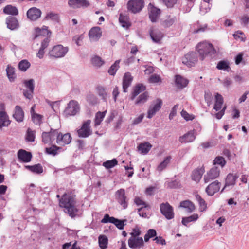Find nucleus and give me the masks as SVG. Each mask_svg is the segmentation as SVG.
Instances as JSON below:
<instances>
[{"mask_svg":"<svg viewBox=\"0 0 249 249\" xmlns=\"http://www.w3.org/2000/svg\"><path fill=\"white\" fill-rule=\"evenodd\" d=\"M56 197L59 199V206L64 208L65 213L71 217H74L78 212V209L75 207V195L65 193L61 198L59 195H57Z\"/></svg>","mask_w":249,"mask_h":249,"instance_id":"1","label":"nucleus"},{"mask_svg":"<svg viewBox=\"0 0 249 249\" xmlns=\"http://www.w3.org/2000/svg\"><path fill=\"white\" fill-rule=\"evenodd\" d=\"M196 49L199 53L200 59L201 60H203L207 56L212 58L216 53V51L213 45L207 42L198 43L196 46Z\"/></svg>","mask_w":249,"mask_h":249,"instance_id":"2","label":"nucleus"},{"mask_svg":"<svg viewBox=\"0 0 249 249\" xmlns=\"http://www.w3.org/2000/svg\"><path fill=\"white\" fill-rule=\"evenodd\" d=\"M80 110V106L75 100H71L67 104L63 114L65 117L75 116L78 114Z\"/></svg>","mask_w":249,"mask_h":249,"instance_id":"3","label":"nucleus"},{"mask_svg":"<svg viewBox=\"0 0 249 249\" xmlns=\"http://www.w3.org/2000/svg\"><path fill=\"white\" fill-rule=\"evenodd\" d=\"M69 51L68 47H64L62 45L53 46L49 52V55L53 58H59L64 57Z\"/></svg>","mask_w":249,"mask_h":249,"instance_id":"4","label":"nucleus"},{"mask_svg":"<svg viewBox=\"0 0 249 249\" xmlns=\"http://www.w3.org/2000/svg\"><path fill=\"white\" fill-rule=\"evenodd\" d=\"M91 120H88L84 122L81 128L77 130L79 137L87 138L92 134V130L90 128Z\"/></svg>","mask_w":249,"mask_h":249,"instance_id":"5","label":"nucleus"},{"mask_svg":"<svg viewBox=\"0 0 249 249\" xmlns=\"http://www.w3.org/2000/svg\"><path fill=\"white\" fill-rule=\"evenodd\" d=\"M144 5V2L142 0H130L127 4V9L133 13L140 12Z\"/></svg>","mask_w":249,"mask_h":249,"instance_id":"6","label":"nucleus"},{"mask_svg":"<svg viewBox=\"0 0 249 249\" xmlns=\"http://www.w3.org/2000/svg\"><path fill=\"white\" fill-rule=\"evenodd\" d=\"M160 213L167 219L171 220L174 217L173 208L168 202L160 204Z\"/></svg>","mask_w":249,"mask_h":249,"instance_id":"7","label":"nucleus"},{"mask_svg":"<svg viewBox=\"0 0 249 249\" xmlns=\"http://www.w3.org/2000/svg\"><path fill=\"white\" fill-rule=\"evenodd\" d=\"M197 61V55L194 52H190L182 58V63L188 67L194 66Z\"/></svg>","mask_w":249,"mask_h":249,"instance_id":"8","label":"nucleus"},{"mask_svg":"<svg viewBox=\"0 0 249 249\" xmlns=\"http://www.w3.org/2000/svg\"><path fill=\"white\" fill-rule=\"evenodd\" d=\"M126 221V220H120L114 217H110L108 214H106L101 220V222L103 223H113L119 229L123 230L124 226V222Z\"/></svg>","mask_w":249,"mask_h":249,"instance_id":"9","label":"nucleus"},{"mask_svg":"<svg viewBox=\"0 0 249 249\" xmlns=\"http://www.w3.org/2000/svg\"><path fill=\"white\" fill-rule=\"evenodd\" d=\"M115 198L117 202L125 209L128 206V199L124 189H120L115 192Z\"/></svg>","mask_w":249,"mask_h":249,"instance_id":"10","label":"nucleus"},{"mask_svg":"<svg viewBox=\"0 0 249 249\" xmlns=\"http://www.w3.org/2000/svg\"><path fill=\"white\" fill-rule=\"evenodd\" d=\"M162 105V101L160 99L157 98L153 101L148 109L147 117L151 118L161 108Z\"/></svg>","mask_w":249,"mask_h":249,"instance_id":"11","label":"nucleus"},{"mask_svg":"<svg viewBox=\"0 0 249 249\" xmlns=\"http://www.w3.org/2000/svg\"><path fill=\"white\" fill-rule=\"evenodd\" d=\"M220 174L219 169L216 166L212 168L204 176L205 183H208L217 178Z\"/></svg>","mask_w":249,"mask_h":249,"instance_id":"12","label":"nucleus"},{"mask_svg":"<svg viewBox=\"0 0 249 249\" xmlns=\"http://www.w3.org/2000/svg\"><path fill=\"white\" fill-rule=\"evenodd\" d=\"M129 247L132 249H140L144 246V241L142 237H130L128 240Z\"/></svg>","mask_w":249,"mask_h":249,"instance_id":"13","label":"nucleus"},{"mask_svg":"<svg viewBox=\"0 0 249 249\" xmlns=\"http://www.w3.org/2000/svg\"><path fill=\"white\" fill-rule=\"evenodd\" d=\"M149 35L152 41L157 43H160L164 36L163 34L160 30L153 28L150 29Z\"/></svg>","mask_w":249,"mask_h":249,"instance_id":"14","label":"nucleus"},{"mask_svg":"<svg viewBox=\"0 0 249 249\" xmlns=\"http://www.w3.org/2000/svg\"><path fill=\"white\" fill-rule=\"evenodd\" d=\"M149 17L152 22H155L159 18L160 14V10L152 5L151 3L149 4Z\"/></svg>","mask_w":249,"mask_h":249,"instance_id":"15","label":"nucleus"},{"mask_svg":"<svg viewBox=\"0 0 249 249\" xmlns=\"http://www.w3.org/2000/svg\"><path fill=\"white\" fill-rule=\"evenodd\" d=\"M221 183L217 181H215L209 184L206 188V192L208 195L213 196L217 192L220 188Z\"/></svg>","mask_w":249,"mask_h":249,"instance_id":"16","label":"nucleus"},{"mask_svg":"<svg viewBox=\"0 0 249 249\" xmlns=\"http://www.w3.org/2000/svg\"><path fill=\"white\" fill-rule=\"evenodd\" d=\"M41 15V11L36 7L29 9L27 12V16L31 20L35 21L39 18Z\"/></svg>","mask_w":249,"mask_h":249,"instance_id":"17","label":"nucleus"},{"mask_svg":"<svg viewBox=\"0 0 249 249\" xmlns=\"http://www.w3.org/2000/svg\"><path fill=\"white\" fill-rule=\"evenodd\" d=\"M18 158L23 162H29L32 158V153L24 149H20L18 152Z\"/></svg>","mask_w":249,"mask_h":249,"instance_id":"18","label":"nucleus"},{"mask_svg":"<svg viewBox=\"0 0 249 249\" xmlns=\"http://www.w3.org/2000/svg\"><path fill=\"white\" fill-rule=\"evenodd\" d=\"M196 139L195 130H191L179 138L181 143H188L193 142Z\"/></svg>","mask_w":249,"mask_h":249,"instance_id":"19","label":"nucleus"},{"mask_svg":"<svg viewBox=\"0 0 249 249\" xmlns=\"http://www.w3.org/2000/svg\"><path fill=\"white\" fill-rule=\"evenodd\" d=\"M102 35L100 28L95 27L91 28L89 32V36L91 41H97Z\"/></svg>","mask_w":249,"mask_h":249,"instance_id":"20","label":"nucleus"},{"mask_svg":"<svg viewBox=\"0 0 249 249\" xmlns=\"http://www.w3.org/2000/svg\"><path fill=\"white\" fill-rule=\"evenodd\" d=\"M6 24L7 28L11 30H16L19 27L17 18L11 16H9L6 18Z\"/></svg>","mask_w":249,"mask_h":249,"instance_id":"21","label":"nucleus"},{"mask_svg":"<svg viewBox=\"0 0 249 249\" xmlns=\"http://www.w3.org/2000/svg\"><path fill=\"white\" fill-rule=\"evenodd\" d=\"M24 111L20 106L17 105L15 107L14 118L18 122H21L24 119Z\"/></svg>","mask_w":249,"mask_h":249,"instance_id":"22","label":"nucleus"},{"mask_svg":"<svg viewBox=\"0 0 249 249\" xmlns=\"http://www.w3.org/2000/svg\"><path fill=\"white\" fill-rule=\"evenodd\" d=\"M132 80L133 77L129 72L124 74L123 79V89L124 92H127V89L131 85Z\"/></svg>","mask_w":249,"mask_h":249,"instance_id":"23","label":"nucleus"},{"mask_svg":"<svg viewBox=\"0 0 249 249\" xmlns=\"http://www.w3.org/2000/svg\"><path fill=\"white\" fill-rule=\"evenodd\" d=\"M71 141V137L70 133L63 134L60 133V137L57 140V143L60 145L64 146L69 144Z\"/></svg>","mask_w":249,"mask_h":249,"instance_id":"24","label":"nucleus"},{"mask_svg":"<svg viewBox=\"0 0 249 249\" xmlns=\"http://www.w3.org/2000/svg\"><path fill=\"white\" fill-rule=\"evenodd\" d=\"M178 207L185 209L186 211L189 213L194 212L195 210V205L189 200L181 201Z\"/></svg>","mask_w":249,"mask_h":249,"instance_id":"25","label":"nucleus"},{"mask_svg":"<svg viewBox=\"0 0 249 249\" xmlns=\"http://www.w3.org/2000/svg\"><path fill=\"white\" fill-rule=\"evenodd\" d=\"M68 4L74 8H78L80 6L88 7L89 5V2L86 0H70Z\"/></svg>","mask_w":249,"mask_h":249,"instance_id":"26","label":"nucleus"},{"mask_svg":"<svg viewBox=\"0 0 249 249\" xmlns=\"http://www.w3.org/2000/svg\"><path fill=\"white\" fill-rule=\"evenodd\" d=\"M175 83L178 88L182 89L187 86L189 81L180 75H176Z\"/></svg>","mask_w":249,"mask_h":249,"instance_id":"27","label":"nucleus"},{"mask_svg":"<svg viewBox=\"0 0 249 249\" xmlns=\"http://www.w3.org/2000/svg\"><path fill=\"white\" fill-rule=\"evenodd\" d=\"M177 18L175 16H168L166 19H163L161 21V25L164 28L171 27L176 21Z\"/></svg>","mask_w":249,"mask_h":249,"instance_id":"28","label":"nucleus"},{"mask_svg":"<svg viewBox=\"0 0 249 249\" xmlns=\"http://www.w3.org/2000/svg\"><path fill=\"white\" fill-rule=\"evenodd\" d=\"M204 169L203 168H197L194 170L192 174V179L198 182L202 178V176L204 173Z\"/></svg>","mask_w":249,"mask_h":249,"instance_id":"29","label":"nucleus"},{"mask_svg":"<svg viewBox=\"0 0 249 249\" xmlns=\"http://www.w3.org/2000/svg\"><path fill=\"white\" fill-rule=\"evenodd\" d=\"M237 177L231 174H229L226 178L225 184L221 192H223L227 187L233 186L235 184V181Z\"/></svg>","mask_w":249,"mask_h":249,"instance_id":"30","label":"nucleus"},{"mask_svg":"<svg viewBox=\"0 0 249 249\" xmlns=\"http://www.w3.org/2000/svg\"><path fill=\"white\" fill-rule=\"evenodd\" d=\"M10 123L8 116L5 111H0V128L7 126Z\"/></svg>","mask_w":249,"mask_h":249,"instance_id":"31","label":"nucleus"},{"mask_svg":"<svg viewBox=\"0 0 249 249\" xmlns=\"http://www.w3.org/2000/svg\"><path fill=\"white\" fill-rule=\"evenodd\" d=\"M51 32L48 29V27L46 26H43L42 29L36 28L35 29V35L34 37V39H36V37L40 36H48L49 34H51Z\"/></svg>","mask_w":249,"mask_h":249,"instance_id":"32","label":"nucleus"},{"mask_svg":"<svg viewBox=\"0 0 249 249\" xmlns=\"http://www.w3.org/2000/svg\"><path fill=\"white\" fill-rule=\"evenodd\" d=\"M152 145L148 142H144L141 143L138 146V150L141 152L142 154H146L151 149Z\"/></svg>","mask_w":249,"mask_h":249,"instance_id":"33","label":"nucleus"},{"mask_svg":"<svg viewBox=\"0 0 249 249\" xmlns=\"http://www.w3.org/2000/svg\"><path fill=\"white\" fill-rule=\"evenodd\" d=\"M96 90L98 95L101 97L102 99L107 101L108 93L106 91V89L102 85H98L96 87Z\"/></svg>","mask_w":249,"mask_h":249,"instance_id":"34","label":"nucleus"},{"mask_svg":"<svg viewBox=\"0 0 249 249\" xmlns=\"http://www.w3.org/2000/svg\"><path fill=\"white\" fill-rule=\"evenodd\" d=\"M215 102L213 108L216 111L220 110L224 102L223 98L222 95L217 93L215 95Z\"/></svg>","mask_w":249,"mask_h":249,"instance_id":"35","label":"nucleus"},{"mask_svg":"<svg viewBox=\"0 0 249 249\" xmlns=\"http://www.w3.org/2000/svg\"><path fill=\"white\" fill-rule=\"evenodd\" d=\"M146 88L144 86H143L142 84H137L134 88L133 89V92L132 94L131 99L132 100H134L135 98L142 91H143L145 90Z\"/></svg>","mask_w":249,"mask_h":249,"instance_id":"36","label":"nucleus"},{"mask_svg":"<svg viewBox=\"0 0 249 249\" xmlns=\"http://www.w3.org/2000/svg\"><path fill=\"white\" fill-rule=\"evenodd\" d=\"M3 13L7 15L16 16L18 15V9L11 5H7L3 8Z\"/></svg>","mask_w":249,"mask_h":249,"instance_id":"37","label":"nucleus"},{"mask_svg":"<svg viewBox=\"0 0 249 249\" xmlns=\"http://www.w3.org/2000/svg\"><path fill=\"white\" fill-rule=\"evenodd\" d=\"M108 243V239L105 235H100L98 237L99 246L101 249H107Z\"/></svg>","mask_w":249,"mask_h":249,"instance_id":"38","label":"nucleus"},{"mask_svg":"<svg viewBox=\"0 0 249 249\" xmlns=\"http://www.w3.org/2000/svg\"><path fill=\"white\" fill-rule=\"evenodd\" d=\"M119 20L121 26L124 28L128 29L131 26L128 17L122 14L120 15Z\"/></svg>","mask_w":249,"mask_h":249,"instance_id":"39","label":"nucleus"},{"mask_svg":"<svg viewBox=\"0 0 249 249\" xmlns=\"http://www.w3.org/2000/svg\"><path fill=\"white\" fill-rule=\"evenodd\" d=\"M25 167L31 172L36 174H41L43 171L42 166L40 164H37L33 166L27 165Z\"/></svg>","mask_w":249,"mask_h":249,"instance_id":"40","label":"nucleus"},{"mask_svg":"<svg viewBox=\"0 0 249 249\" xmlns=\"http://www.w3.org/2000/svg\"><path fill=\"white\" fill-rule=\"evenodd\" d=\"M195 198L199 204L200 211L201 212L205 211L207 207V203L204 199L198 194L195 195Z\"/></svg>","mask_w":249,"mask_h":249,"instance_id":"41","label":"nucleus"},{"mask_svg":"<svg viewBox=\"0 0 249 249\" xmlns=\"http://www.w3.org/2000/svg\"><path fill=\"white\" fill-rule=\"evenodd\" d=\"M198 218V215L196 213L188 217H184L182 219V223L184 226H187V224L191 222L196 221Z\"/></svg>","mask_w":249,"mask_h":249,"instance_id":"42","label":"nucleus"},{"mask_svg":"<svg viewBox=\"0 0 249 249\" xmlns=\"http://www.w3.org/2000/svg\"><path fill=\"white\" fill-rule=\"evenodd\" d=\"M216 68L218 70H224L228 72L231 70L228 62L225 60L220 61L217 65Z\"/></svg>","mask_w":249,"mask_h":249,"instance_id":"43","label":"nucleus"},{"mask_svg":"<svg viewBox=\"0 0 249 249\" xmlns=\"http://www.w3.org/2000/svg\"><path fill=\"white\" fill-rule=\"evenodd\" d=\"M149 97V95L147 92H144L143 93L141 94L138 98L137 101L135 102L136 105H141L145 103Z\"/></svg>","mask_w":249,"mask_h":249,"instance_id":"44","label":"nucleus"},{"mask_svg":"<svg viewBox=\"0 0 249 249\" xmlns=\"http://www.w3.org/2000/svg\"><path fill=\"white\" fill-rule=\"evenodd\" d=\"M171 159V156L166 157L164 160L161 162L157 167V170L159 172L162 171L163 169H164L168 164L170 163V160Z\"/></svg>","mask_w":249,"mask_h":249,"instance_id":"45","label":"nucleus"},{"mask_svg":"<svg viewBox=\"0 0 249 249\" xmlns=\"http://www.w3.org/2000/svg\"><path fill=\"white\" fill-rule=\"evenodd\" d=\"M60 149V147H58L55 145H53L50 147L46 148L45 152L48 154L55 156L58 154V150Z\"/></svg>","mask_w":249,"mask_h":249,"instance_id":"46","label":"nucleus"},{"mask_svg":"<svg viewBox=\"0 0 249 249\" xmlns=\"http://www.w3.org/2000/svg\"><path fill=\"white\" fill-rule=\"evenodd\" d=\"M120 61L119 60H116L114 63L111 66L108 70V73L109 75L114 76L115 74L119 68Z\"/></svg>","mask_w":249,"mask_h":249,"instance_id":"47","label":"nucleus"},{"mask_svg":"<svg viewBox=\"0 0 249 249\" xmlns=\"http://www.w3.org/2000/svg\"><path fill=\"white\" fill-rule=\"evenodd\" d=\"M30 62L27 60H22L18 64L19 70L23 71H25L30 67Z\"/></svg>","mask_w":249,"mask_h":249,"instance_id":"48","label":"nucleus"},{"mask_svg":"<svg viewBox=\"0 0 249 249\" xmlns=\"http://www.w3.org/2000/svg\"><path fill=\"white\" fill-rule=\"evenodd\" d=\"M86 100L91 105H95L98 103L97 98L92 93H89L87 95Z\"/></svg>","mask_w":249,"mask_h":249,"instance_id":"49","label":"nucleus"},{"mask_svg":"<svg viewBox=\"0 0 249 249\" xmlns=\"http://www.w3.org/2000/svg\"><path fill=\"white\" fill-rule=\"evenodd\" d=\"M157 235V232L154 229H149L146 234L144 236V241L148 242L150 238L155 237Z\"/></svg>","mask_w":249,"mask_h":249,"instance_id":"50","label":"nucleus"},{"mask_svg":"<svg viewBox=\"0 0 249 249\" xmlns=\"http://www.w3.org/2000/svg\"><path fill=\"white\" fill-rule=\"evenodd\" d=\"M6 72L9 80L14 81L15 79L14 68L8 65L6 69Z\"/></svg>","mask_w":249,"mask_h":249,"instance_id":"51","label":"nucleus"},{"mask_svg":"<svg viewBox=\"0 0 249 249\" xmlns=\"http://www.w3.org/2000/svg\"><path fill=\"white\" fill-rule=\"evenodd\" d=\"M105 116V112H98L95 116V125L97 126L100 124L103 118Z\"/></svg>","mask_w":249,"mask_h":249,"instance_id":"52","label":"nucleus"},{"mask_svg":"<svg viewBox=\"0 0 249 249\" xmlns=\"http://www.w3.org/2000/svg\"><path fill=\"white\" fill-rule=\"evenodd\" d=\"M118 161L115 159H113L110 160H107L103 163V165L107 169H110L113 168L115 165H117Z\"/></svg>","mask_w":249,"mask_h":249,"instance_id":"53","label":"nucleus"},{"mask_svg":"<svg viewBox=\"0 0 249 249\" xmlns=\"http://www.w3.org/2000/svg\"><path fill=\"white\" fill-rule=\"evenodd\" d=\"M50 132L51 134L52 143L55 140L57 141V139L60 137L61 132H60L57 129H53L52 128L51 129Z\"/></svg>","mask_w":249,"mask_h":249,"instance_id":"54","label":"nucleus"},{"mask_svg":"<svg viewBox=\"0 0 249 249\" xmlns=\"http://www.w3.org/2000/svg\"><path fill=\"white\" fill-rule=\"evenodd\" d=\"M167 188L170 189H177L179 188L181 186L179 180L176 179L167 183Z\"/></svg>","mask_w":249,"mask_h":249,"instance_id":"55","label":"nucleus"},{"mask_svg":"<svg viewBox=\"0 0 249 249\" xmlns=\"http://www.w3.org/2000/svg\"><path fill=\"white\" fill-rule=\"evenodd\" d=\"M91 62L94 66L98 67H101L104 63L101 58L98 56L93 57L91 59Z\"/></svg>","mask_w":249,"mask_h":249,"instance_id":"56","label":"nucleus"},{"mask_svg":"<svg viewBox=\"0 0 249 249\" xmlns=\"http://www.w3.org/2000/svg\"><path fill=\"white\" fill-rule=\"evenodd\" d=\"M45 19L46 20H52L55 21H58L59 20L58 14L54 13L53 12H49L47 14Z\"/></svg>","mask_w":249,"mask_h":249,"instance_id":"57","label":"nucleus"},{"mask_svg":"<svg viewBox=\"0 0 249 249\" xmlns=\"http://www.w3.org/2000/svg\"><path fill=\"white\" fill-rule=\"evenodd\" d=\"M226 161L225 159L221 156H217L213 160L214 164L219 165L221 166V167H223L226 164Z\"/></svg>","mask_w":249,"mask_h":249,"instance_id":"58","label":"nucleus"},{"mask_svg":"<svg viewBox=\"0 0 249 249\" xmlns=\"http://www.w3.org/2000/svg\"><path fill=\"white\" fill-rule=\"evenodd\" d=\"M42 141L44 143L52 142L50 132H43L42 134Z\"/></svg>","mask_w":249,"mask_h":249,"instance_id":"59","label":"nucleus"},{"mask_svg":"<svg viewBox=\"0 0 249 249\" xmlns=\"http://www.w3.org/2000/svg\"><path fill=\"white\" fill-rule=\"evenodd\" d=\"M25 87L31 91H34L35 88L34 80L31 79L29 80H26L24 82Z\"/></svg>","mask_w":249,"mask_h":249,"instance_id":"60","label":"nucleus"},{"mask_svg":"<svg viewBox=\"0 0 249 249\" xmlns=\"http://www.w3.org/2000/svg\"><path fill=\"white\" fill-rule=\"evenodd\" d=\"M149 82L151 83H157L161 82L160 77L156 74H153L150 76L148 79Z\"/></svg>","mask_w":249,"mask_h":249,"instance_id":"61","label":"nucleus"},{"mask_svg":"<svg viewBox=\"0 0 249 249\" xmlns=\"http://www.w3.org/2000/svg\"><path fill=\"white\" fill-rule=\"evenodd\" d=\"M134 202L135 203V204L138 205V206H140V205H142L143 207H144L145 208H148V209H149L150 208V206L147 204L146 203H145L144 202H143L140 198L139 197H136L135 198V200H134Z\"/></svg>","mask_w":249,"mask_h":249,"instance_id":"62","label":"nucleus"},{"mask_svg":"<svg viewBox=\"0 0 249 249\" xmlns=\"http://www.w3.org/2000/svg\"><path fill=\"white\" fill-rule=\"evenodd\" d=\"M35 138V132L29 129L27 131L26 140L28 142H34Z\"/></svg>","mask_w":249,"mask_h":249,"instance_id":"63","label":"nucleus"},{"mask_svg":"<svg viewBox=\"0 0 249 249\" xmlns=\"http://www.w3.org/2000/svg\"><path fill=\"white\" fill-rule=\"evenodd\" d=\"M181 116L186 121L192 120L194 119V117L192 115H190L187 111L182 110L181 112Z\"/></svg>","mask_w":249,"mask_h":249,"instance_id":"64","label":"nucleus"}]
</instances>
